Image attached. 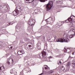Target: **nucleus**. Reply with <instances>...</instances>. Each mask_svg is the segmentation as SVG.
<instances>
[{
	"label": "nucleus",
	"mask_w": 75,
	"mask_h": 75,
	"mask_svg": "<svg viewBox=\"0 0 75 75\" xmlns=\"http://www.w3.org/2000/svg\"><path fill=\"white\" fill-rule=\"evenodd\" d=\"M63 38L57 39L56 40V42H68V39L69 40V37L68 36V34L67 33H65L63 36Z\"/></svg>",
	"instance_id": "1"
},
{
	"label": "nucleus",
	"mask_w": 75,
	"mask_h": 75,
	"mask_svg": "<svg viewBox=\"0 0 75 75\" xmlns=\"http://www.w3.org/2000/svg\"><path fill=\"white\" fill-rule=\"evenodd\" d=\"M42 69H43V70H44V68H42Z\"/></svg>",
	"instance_id": "49"
},
{
	"label": "nucleus",
	"mask_w": 75,
	"mask_h": 75,
	"mask_svg": "<svg viewBox=\"0 0 75 75\" xmlns=\"http://www.w3.org/2000/svg\"><path fill=\"white\" fill-rule=\"evenodd\" d=\"M41 43H38V46H37V48L38 49V50H40L41 49Z\"/></svg>",
	"instance_id": "16"
},
{
	"label": "nucleus",
	"mask_w": 75,
	"mask_h": 75,
	"mask_svg": "<svg viewBox=\"0 0 75 75\" xmlns=\"http://www.w3.org/2000/svg\"><path fill=\"white\" fill-rule=\"evenodd\" d=\"M72 65L71 67L73 68H74L75 67V60H73L72 62Z\"/></svg>",
	"instance_id": "15"
},
{
	"label": "nucleus",
	"mask_w": 75,
	"mask_h": 75,
	"mask_svg": "<svg viewBox=\"0 0 75 75\" xmlns=\"http://www.w3.org/2000/svg\"><path fill=\"white\" fill-rule=\"evenodd\" d=\"M10 48H11V49H12V48H13V47L11 46L10 47Z\"/></svg>",
	"instance_id": "44"
},
{
	"label": "nucleus",
	"mask_w": 75,
	"mask_h": 75,
	"mask_svg": "<svg viewBox=\"0 0 75 75\" xmlns=\"http://www.w3.org/2000/svg\"><path fill=\"white\" fill-rule=\"evenodd\" d=\"M13 24V23L11 22L9 23H8V24H7L8 25H12Z\"/></svg>",
	"instance_id": "30"
},
{
	"label": "nucleus",
	"mask_w": 75,
	"mask_h": 75,
	"mask_svg": "<svg viewBox=\"0 0 75 75\" xmlns=\"http://www.w3.org/2000/svg\"><path fill=\"white\" fill-rule=\"evenodd\" d=\"M69 50V49H65V48L64 49V50H65V51H66V52H67V51H68V50Z\"/></svg>",
	"instance_id": "35"
},
{
	"label": "nucleus",
	"mask_w": 75,
	"mask_h": 75,
	"mask_svg": "<svg viewBox=\"0 0 75 75\" xmlns=\"http://www.w3.org/2000/svg\"><path fill=\"white\" fill-rule=\"evenodd\" d=\"M10 62H6V65H7L8 66H10Z\"/></svg>",
	"instance_id": "26"
},
{
	"label": "nucleus",
	"mask_w": 75,
	"mask_h": 75,
	"mask_svg": "<svg viewBox=\"0 0 75 75\" xmlns=\"http://www.w3.org/2000/svg\"><path fill=\"white\" fill-rule=\"evenodd\" d=\"M19 67H20V66H19Z\"/></svg>",
	"instance_id": "55"
},
{
	"label": "nucleus",
	"mask_w": 75,
	"mask_h": 75,
	"mask_svg": "<svg viewBox=\"0 0 75 75\" xmlns=\"http://www.w3.org/2000/svg\"><path fill=\"white\" fill-rule=\"evenodd\" d=\"M34 65V64H32V65L33 66Z\"/></svg>",
	"instance_id": "47"
},
{
	"label": "nucleus",
	"mask_w": 75,
	"mask_h": 75,
	"mask_svg": "<svg viewBox=\"0 0 75 75\" xmlns=\"http://www.w3.org/2000/svg\"><path fill=\"white\" fill-rule=\"evenodd\" d=\"M45 55H43V57L42 58H42L43 59H44L45 61H47L48 62H50V58H47L46 57H45Z\"/></svg>",
	"instance_id": "8"
},
{
	"label": "nucleus",
	"mask_w": 75,
	"mask_h": 75,
	"mask_svg": "<svg viewBox=\"0 0 75 75\" xmlns=\"http://www.w3.org/2000/svg\"><path fill=\"white\" fill-rule=\"evenodd\" d=\"M16 31H17L18 32L19 31V29H18V28H17V26H16Z\"/></svg>",
	"instance_id": "27"
},
{
	"label": "nucleus",
	"mask_w": 75,
	"mask_h": 75,
	"mask_svg": "<svg viewBox=\"0 0 75 75\" xmlns=\"http://www.w3.org/2000/svg\"><path fill=\"white\" fill-rule=\"evenodd\" d=\"M50 20H51L52 21H53V19H52V18H51V17H50L48 18L47 19V20H50Z\"/></svg>",
	"instance_id": "29"
},
{
	"label": "nucleus",
	"mask_w": 75,
	"mask_h": 75,
	"mask_svg": "<svg viewBox=\"0 0 75 75\" xmlns=\"http://www.w3.org/2000/svg\"><path fill=\"white\" fill-rule=\"evenodd\" d=\"M61 56H62V54H60L56 56L55 57H56V58L57 57H58V58H61Z\"/></svg>",
	"instance_id": "24"
},
{
	"label": "nucleus",
	"mask_w": 75,
	"mask_h": 75,
	"mask_svg": "<svg viewBox=\"0 0 75 75\" xmlns=\"http://www.w3.org/2000/svg\"><path fill=\"white\" fill-rule=\"evenodd\" d=\"M47 38L48 40V41L49 42H51V41H50V40H51V38H52L51 37H50V36H47Z\"/></svg>",
	"instance_id": "19"
},
{
	"label": "nucleus",
	"mask_w": 75,
	"mask_h": 75,
	"mask_svg": "<svg viewBox=\"0 0 75 75\" xmlns=\"http://www.w3.org/2000/svg\"><path fill=\"white\" fill-rule=\"evenodd\" d=\"M20 13L18 12L17 11L16 9L14 11H13V14L14 16H17L18 14Z\"/></svg>",
	"instance_id": "14"
},
{
	"label": "nucleus",
	"mask_w": 75,
	"mask_h": 75,
	"mask_svg": "<svg viewBox=\"0 0 75 75\" xmlns=\"http://www.w3.org/2000/svg\"><path fill=\"white\" fill-rule=\"evenodd\" d=\"M45 69H47V70H48V69H50V67H47V68L46 67H45Z\"/></svg>",
	"instance_id": "37"
},
{
	"label": "nucleus",
	"mask_w": 75,
	"mask_h": 75,
	"mask_svg": "<svg viewBox=\"0 0 75 75\" xmlns=\"http://www.w3.org/2000/svg\"><path fill=\"white\" fill-rule=\"evenodd\" d=\"M8 62H9L11 63V65H13V60L12 58H9L8 59Z\"/></svg>",
	"instance_id": "10"
},
{
	"label": "nucleus",
	"mask_w": 75,
	"mask_h": 75,
	"mask_svg": "<svg viewBox=\"0 0 75 75\" xmlns=\"http://www.w3.org/2000/svg\"><path fill=\"white\" fill-rule=\"evenodd\" d=\"M74 37V34H71L69 36V38H72Z\"/></svg>",
	"instance_id": "21"
},
{
	"label": "nucleus",
	"mask_w": 75,
	"mask_h": 75,
	"mask_svg": "<svg viewBox=\"0 0 75 75\" xmlns=\"http://www.w3.org/2000/svg\"><path fill=\"white\" fill-rule=\"evenodd\" d=\"M69 24H70L71 26H73V23H72V22H70Z\"/></svg>",
	"instance_id": "36"
},
{
	"label": "nucleus",
	"mask_w": 75,
	"mask_h": 75,
	"mask_svg": "<svg viewBox=\"0 0 75 75\" xmlns=\"http://www.w3.org/2000/svg\"><path fill=\"white\" fill-rule=\"evenodd\" d=\"M56 51H57V52H59V50H56Z\"/></svg>",
	"instance_id": "43"
},
{
	"label": "nucleus",
	"mask_w": 75,
	"mask_h": 75,
	"mask_svg": "<svg viewBox=\"0 0 75 75\" xmlns=\"http://www.w3.org/2000/svg\"><path fill=\"white\" fill-rule=\"evenodd\" d=\"M5 67H4V66H3V67H0V72H1V71H4Z\"/></svg>",
	"instance_id": "17"
},
{
	"label": "nucleus",
	"mask_w": 75,
	"mask_h": 75,
	"mask_svg": "<svg viewBox=\"0 0 75 75\" xmlns=\"http://www.w3.org/2000/svg\"><path fill=\"white\" fill-rule=\"evenodd\" d=\"M25 41H29L30 40V39L27 38H26L25 39Z\"/></svg>",
	"instance_id": "32"
},
{
	"label": "nucleus",
	"mask_w": 75,
	"mask_h": 75,
	"mask_svg": "<svg viewBox=\"0 0 75 75\" xmlns=\"http://www.w3.org/2000/svg\"><path fill=\"white\" fill-rule=\"evenodd\" d=\"M57 64L58 65H60L61 64H62V63L60 61H57Z\"/></svg>",
	"instance_id": "22"
},
{
	"label": "nucleus",
	"mask_w": 75,
	"mask_h": 75,
	"mask_svg": "<svg viewBox=\"0 0 75 75\" xmlns=\"http://www.w3.org/2000/svg\"><path fill=\"white\" fill-rule=\"evenodd\" d=\"M15 10L18 12V13H20V12H21V8L20 6H17Z\"/></svg>",
	"instance_id": "7"
},
{
	"label": "nucleus",
	"mask_w": 75,
	"mask_h": 75,
	"mask_svg": "<svg viewBox=\"0 0 75 75\" xmlns=\"http://www.w3.org/2000/svg\"><path fill=\"white\" fill-rule=\"evenodd\" d=\"M19 67H20V66H19Z\"/></svg>",
	"instance_id": "54"
},
{
	"label": "nucleus",
	"mask_w": 75,
	"mask_h": 75,
	"mask_svg": "<svg viewBox=\"0 0 75 75\" xmlns=\"http://www.w3.org/2000/svg\"><path fill=\"white\" fill-rule=\"evenodd\" d=\"M54 3L53 1H50L48 4L46 5V11H48L51 10V8H52V7L53 6Z\"/></svg>",
	"instance_id": "3"
},
{
	"label": "nucleus",
	"mask_w": 75,
	"mask_h": 75,
	"mask_svg": "<svg viewBox=\"0 0 75 75\" xmlns=\"http://www.w3.org/2000/svg\"><path fill=\"white\" fill-rule=\"evenodd\" d=\"M64 23V22H59V23H57L56 25V26L57 27H59L60 26H61L62 24Z\"/></svg>",
	"instance_id": "12"
},
{
	"label": "nucleus",
	"mask_w": 75,
	"mask_h": 75,
	"mask_svg": "<svg viewBox=\"0 0 75 75\" xmlns=\"http://www.w3.org/2000/svg\"><path fill=\"white\" fill-rule=\"evenodd\" d=\"M48 58L50 59L52 58V57L50 56Z\"/></svg>",
	"instance_id": "42"
},
{
	"label": "nucleus",
	"mask_w": 75,
	"mask_h": 75,
	"mask_svg": "<svg viewBox=\"0 0 75 75\" xmlns=\"http://www.w3.org/2000/svg\"><path fill=\"white\" fill-rule=\"evenodd\" d=\"M53 38H54V41H55V39H56V38H57V37L55 36L54 37H53Z\"/></svg>",
	"instance_id": "40"
},
{
	"label": "nucleus",
	"mask_w": 75,
	"mask_h": 75,
	"mask_svg": "<svg viewBox=\"0 0 75 75\" xmlns=\"http://www.w3.org/2000/svg\"><path fill=\"white\" fill-rule=\"evenodd\" d=\"M40 2H45L47 0H39Z\"/></svg>",
	"instance_id": "28"
},
{
	"label": "nucleus",
	"mask_w": 75,
	"mask_h": 75,
	"mask_svg": "<svg viewBox=\"0 0 75 75\" xmlns=\"http://www.w3.org/2000/svg\"><path fill=\"white\" fill-rule=\"evenodd\" d=\"M26 1H28L29 3H30L33 2L31 0H26Z\"/></svg>",
	"instance_id": "34"
},
{
	"label": "nucleus",
	"mask_w": 75,
	"mask_h": 75,
	"mask_svg": "<svg viewBox=\"0 0 75 75\" xmlns=\"http://www.w3.org/2000/svg\"><path fill=\"white\" fill-rule=\"evenodd\" d=\"M6 32L4 29H3L1 31V32L2 33V34H5V33Z\"/></svg>",
	"instance_id": "20"
},
{
	"label": "nucleus",
	"mask_w": 75,
	"mask_h": 75,
	"mask_svg": "<svg viewBox=\"0 0 75 75\" xmlns=\"http://www.w3.org/2000/svg\"><path fill=\"white\" fill-rule=\"evenodd\" d=\"M47 67H48V66H47Z\"/></svg>",
	"instance_id": "50"
},
{
	"label": "nucleus",
	"mask_w": 75,
	"mask_h": 75,
	"mask_svg": "<svg viewBox=\"0 0 75 75\" xmlns=\"http://www.w3.org/2000/svg\"><path fill=\"white\" fill-rule=\"evenodd\" d=\"M43 39H45V36H43Z\"/></svg>",
	"instance_id": "41"
},
{
	"label": "nucleus",
	"mask_w": 75,
	"mask_h": 75,
	"mask_svg": "<svg viewBox=\"0 0 75 75\" xmlns=\"http://www.w3.org/2000/svg\"><path fill=\"white\" fill-rule=\"evenodd\" d=\"M71 71L72 72H73V73H75V70L71 69Z\"/></svg>",
	"instance_id": "31"
},
{
	"label": "nucleus",
	"mask_w": 75,
	"mask_h": 75,
	"mask_svg": "<svg viewBox=\"0 0 75 75\" xmlns=\"http://www.w3.org/2000/svg\"><path fill=\"white\" fill-rule=\"evenodd\" d=\"M45 21H47V22H48V23H51L50 19H49V20H47L46 19L45 20Z\"/></svg>",
	"instance_id": "25"
},
{
	"label": "nucleus",
	"mask_w": 75,
	"mask_h": 75,
	"mask_svg": "<svg viewBox=\"0 0 75 75\" xmlns=\"http://www.w3.org/2000/svg\"><path fill=\"white\" fill-rule=\"evenodd\" d=\"M27 48H28V50H31V49L33 48V46L32 44L28 45L27 46Z\"/></svg>",
	"instance_id": "11"
},
{
	"label": "nucleus",
	"mask_w": 75,
	"mask_h": 75,
	"mask_svg": "<svg viewBox=\"0 0 75 75\" xmlns=\"http://www.w3.org/2000/svg\"><path fill=\"white\" fill-rule=\"evenodd\" d=\"M61 1H57V4H59V3H61Z\"/></svg>",
	"instance_id": "33"
},
{
	"label": "nucleus",
	"mask_w": 75,
	"mask_h": 75,
	"mask_svg": "<svg viewBox=\"0 0 75 75\" xmlns=\"http://www.w3.org/2000/svg\"><path fill=\"white\" fill-rule=\"evenodd\" d=\"M7 48H9L8 47Z\"/></svg>",
	"instance_id": "52"
},
{
	"label": "nucleus",
	"mask_w": 75,
	"mask_h": 75,
	"mask_svg": "<svg viewBox=\"0 0 75 75\" xmlns=\"http://www.w3.org/2000/svg\"><path fill=\"white\" fill-rule=\"evenodd\" d=\"M1 72V71H0V72Z\"/></svg>",
	"instance_id": "51"
},
{
	"label": "nucleus",
	"mask_w": 75,
	"mask_h": 75,
	"mask_svg": "<svg viewBox=\"0 0 75 75\" xmlns=\"http://www.w3.org/2000/svg\"><path fill=\"white\" fill-rule=\"evenodd\" d=\"M62 70V71H64L65 70V67L64 66H62L61 68H60Z\"/></svg>",
	"instance_id": "23"
},
{
	"label": "nucleus",
	"mask_w": 75,
	"mask_h": 75,
	"mask_svg": "<svg viewBox=\"0 0 75 75\" xmlns=\"http://www.w3.org/2000/svg\"><path fill=\"white\" fill-rule=\"evenodd\" d=\"M67 67L66 69V71H68L69 70V68H70V62H68L67 65Z\"/></svg>",
	"instance_id": "13"
},
{
	"label": "nucleus",
	"mask_w": 75,
	"mask_h": 75,
	"mask_svg": "<svg viewBox=\"0 0 75 75\" xmlns=\"http://www.w3.org/2000/svg\"><path fill=\"white\" fill-rule=\"evenodd\" d=\"M6 45V41H3L1 42L0 41V48H2V47H4V45Z\"/></svg>",
	"instance_id": "6"
},
{
	"label": "nucleus",
	"mask_w": 75,
	"mask_h": 75,
	"mask_svg": "<svg viewBox=\"0 0 75 75\" xmlns=\"http://www.w3.org/2000/svg\"><path fill=\"white\" fill-rule=\"evenodd\" d=\"M31 1H34V0H31Z\"/></svg>",
	"instance_id": "48"
},
{
	"label": "nucleus",
	"mask_w": 75,
	"mask_h": 75,
	"mask_svg": "<svg viewBox=\"0 0 75 75\" xmlns=\"http://www.w3.org/2000/svg\"><path fill=\"white\" fill-rule=\"evenodd\" d=\"M19 67H20V66H19Z\"/></svg>",
	"instance_id": "53"
},
{
	"label": "nucleus",
	"mask_w": 75,
	"mask_h": 75,
	"mask_svg": "<svg viewBox=\"0 0 75 75\" xmlns=\"http://www.w3.org/2000/svg\"><path fill=\"white\" fill-rule=\"evenodd\" d=\"M27 57H25L24 58V60L25 61V59H27Z\"/></svg>",
	"instance_id": "39"
},
{
	"label": "nucleus",
	"mask_w": 75,
	"mask_h": 75,
	"mask_svg": "<svg viewBox=\"0 0 75 75\" xmlns=\"http://www.w3.org/2000/svg\"><path fill=\"white\" fill-rule=\"evenodd\" d=\"M74 52H73L72 53V55H74Z\"/></svg>",
	"instance_id": "45"
},
{
	"label": "nucleus",
	"mask_w": 75,
	"mask_h": 75,
	"mask_svg": "<svg viewBox=\"0 0 75 75\" xmlns=\"http://www.w3.org/2000/svg\"><path fill=\"white\" fill-rule=\"evenodd\" d=\"M73 18L74 16H71V17H70L67 19V20H66V21H65L66 22V23H69V22H70V21H74V18Z\"/></svg>",
	"instance_id": "5"
},
{
	"label": "nucleus",
	"mask_w": 75,
	"mask_h": 75,
	"mask_svg": "<svg viewBox=\"0 0 75 75\" xmlns=\"http://www.w3.org/2000/svg\"><path fill=\"white\" fill-rule=\"evenodd\" d=\"M34 22L33 21V19L30 18L28 22V24L29 26H32L34 24Z\"/></svg>",
	"instance_id": "4"
},
{
	"label": "nucleus",
	"mask_w": 75,
	"mask_h": 75,
	"mask_svg": "<svg viewBox=\"0 0 75 75\" xmlns=\"http://www.w3.org/2000/svg\"><path fill=\"white\" fill-rule=\"evenodd\" d=\"M72 32H73L74 33H75V29H72Z\"/></svg>",
	"instance_id": "38"
},
{
	"label": "nucleus",
	"mask_w": 75,
	"mask_h": 75,
	"mask_svg": "<svg viewBox=\"0 0 75 75\" xmlns=\"http://www.w3.org/2000/svg\"><path fill=\"white\" fill-rule=\"evenodd\" d=\"M10 73L11 74H14V75H17V72L14 69H13L11 70Z\"/></svg>",
	"instance_id": "9"
},
{
	"label": "nucleus",
	"mask_w": 75,
	"mask_h": 75,
	"mask_svg": "<svg viewBox=\"0 0 75 75\" xmlns=\"http://www.w3.org/2000/svg\"><path fill=\"white\" fill-rule=\"evenodd\" d=\"M24 54V52L23 51H18V55H22V54Z\"/></svg>",
	"instance_id": "18"
},
{
	"label": "nucleus",
	"mask_w": 75,
	"mask_h": 75,
	"mask_svg": "<svg viewBox=\"0 0 75 75\" xmlns=\"http://www.w3.org/2000/svg\"><path fill=\"white\" fill-rule=\"evenodd\" d=\"M6 9H8V8H7V6H6Z\"/></svg>",
	"instance_id": "46"
},
{
	"label": "nucleus",
	"mask_w": 75,
	"mask_h": 75,
	"mask_svg": "<svg viewBox=\"0 0 75 75\" xmlns=\"http://www.w3.org/2000/svg\"><path fill=\"white\" fill-rule=\"evenodd\" d=\"M47 49L48 47H47V44H45L43 52H42V53L40 54H38V56L39 57V58H42L44 57V55H46L47 52H46V50H47Z\"/></svg>",
	"instance_id": "2"
}]
</instances>
